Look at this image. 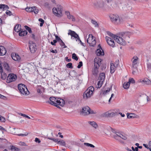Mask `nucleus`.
I'll use <instances>...</instances> for the list:
<instances>
[{"label": "nucleus", "instance_id": "16", "mask_svg": "<svg viewBox=\"0 0 151 151\" xmlns=\"http://www.w3.org/2000/svg\"><path fill=\"white\" fill-rule=\"evenodd\" d=\"M82 112L84 115H87L89 114V110H90V108L88 106H85L82 108Z\"/></svg>", "mask_w": 151, "mask_h": 151}, {"label": "nucleus", "instance_id": "53", "mask_svg": "<svg viewBox=\"0 0 151 151\" xmlns=\"http://www.w3.org/2000/svg\"><path fill=\"white\" fill-rule=\"evenodd\" d=\"M6 14H7L8 15H9V16H11L12 14V12L11 11L8 10H7V11L6 12Z\"/></svg>", "mask_w": 151, "mask_h": 151}, {"label": "nucleus", "instance_id": "25", "mask_svg": "<svg viewBox=\"0 0 151 151\" xmlns=\"http://www.w3.org/2000/svg\"><path fill=\"white\" fill-rule=\"evenodd\" d=\"M105 78V75L104 73H101L100 74L99 79L102 82H103Z\"/></svg>", "mask_w": 151, "mask_h": 151}, {"label": "nucleus", "instance_id": "44", "mask_svg": "<svg viewBox=\"0 0 151 151\" xmlns=\"http://www.w3.org/2000/svg\"><path fill=\"white\" fill-rule=\"evenodd\" d=\"M66 67L67 68H72L73 66L72 64L71 63H69L66 65Z\"/></svg>", "mask_w": 151, "mask_h": 151}, {"label": "nucleus", "instance_id": "9", "mask_svg": "<svg viewBox=\"0 0 151 151\" xmlns=\"http://www.w3.org/2000/svg\"><path fill=\"white\" fill-rule=\"evenodd\" d=\"M29 44L30 52L32 53H34L37 50L36 44L31 41L29 42Z\"/></svg>", "mask_w": 151, "mask_h": 151}, {"label": "nucleus", "instance_id": "58", "mask_svg": "<svg viewBox=\"0 0 151 151\" xmlns=\"http://www.w3.org/2000/svg\"><path fill=\"white\" fill-rule=\"evenodd\" d=\"M65 58L66 60L68 62H70L71 60V59H70V58L68 59V57H65Z\"/></svg>", "mask_w": 151, "mask_h": 151}, {"label": "nucleus", "instance_id": "3", "mask_svg": "<svg viewBox=\"0 0 151 151\" xmlns=\"http://www.w3.org/2000/svg\"><path fill=\"white\" fill-rule=\"evenodd\" d=\"M94 90V87L92 86H90L83 93V99H87L90 98L93 96Z\"/></svg>", "mask_w": 151, "mask_h": 151}, {"label": "nucleus", "instance_id": "55", "mask_svg": "<svg viewBox=\"0 0 151 151\" xmlns=\"http://www.w3.org/2000/svg\"><path fill=\"white\" fill-rule=\"evenodd\" d=\"M89 111V114H95L96 113V111H94L92 110H91L90 109Z\"/></svg>", "mask_w": 151, "mask_h": 151}, {"label": "nucleus", "instance_id": "39", "mask_svg": "<svg viewBox=\"0 0 151 151\" xmlns=\"http://www.w3.org/2000/svg\"><path fill=\"white\" fill-rule=\"evenodd\" d=\"M111 67H110V72L112 73H114V72L115 71V68H114V67H115V66H114L113 65V66H112L111 65Z\"/></svg>", "mask_w": 151, "mask_h": 151}, {"label": "nucleus", "instance_id": "30", "mask_svg": "<svg viewBox=\"0 0 151 151\" xmlns=\"http://www.w3.org/2000/svg\"><path fill=\"white\" fill-rule=\"evenodd\" d=\"M9 8L8 6L7 5L4 4H0V9H3V10L8 9Z\"/></svg>", "mask_w": 151, "mask_h": 151}, {"label": "nucleus", "instance_id": "57", "mask_svg": "<svg viewBox=\"0 0 151 151\" xmlns=\"http://www.w3.org/2000/svg\"><path fill=\"white\" fill-rule=\"evenodd\" d=\"M143 145L147 149H150V148L149 147H148V146L147 145L145 144H143Z\"/></svg>", "mask_w": 151, "mask_h": 151}, {"label": "nucleus", "instance_id": "15", "mask_svg": "<svg viewBox=\"0 0 151 151\" xmlns=\"http://www.w3.org/2000/svg\"><path fill=\"white\" fill-rule=\"evenodd\" d=\"M98 47H99V48L97 49L96 51V54L97 55L100 56L104 55V52L101 47L100 45H99Z\"/></svg>", "mask_w": 151, "mask_h": 151}, {"label": "nucleus", "instance_id": "10", "mask_svg": "<svg viewBox=\"0 0 151 151\" xmlns=\"http://www.w3.org/2000/svg\"><path fill=\"white\" fill-rule=\"evenodd\" d=\"M25 10L28 12H33L35 14H37L39 12L37 7L35 6L32 7H27L25 8Z\"/></svg>", "mask_w": 151, "mask_h": 151}, {"label": "nucleus", "instance_id": "52", "mask_svg": "<svg viewBox=\"0 0 151 151\" xmlns=\"http://www.w3.org/2000/svg\"><path fill=\"white\" fill-rule=\"evenodd\" d=\"M83 65V63L82 61H80L79 63V64L78 65L77 68H80Z\"/></svg>", "mask_w": 151, "mask_h": 151}, {"label": "nucleus", "instance_id": "34", "mask_svg": "<svg viewBox=\"0 0 151 151\" xmlns=\"http://www.w3.org/2000/svg\"><path fill=\"white\" fill-rule=\"evenodd\" d=\"M103 82L99 80L98 81L97 85H96V87L97 88H100L102 86Z\"/></svg>", "mask_w": 151, "mask_h": 151}, {"label": "nucleus", "instance_id": "29", "mask_svg": "<svg viewBox=\"0 0 151 151\" xmlns=\"http://www.w3.org/2000/svg\"><path fill=\"white\" fill-rule=\"evenodd\" d=\"M121 134L119 132H116V134L114 135V138L116 139L119 140Z\"/></svg>", "mask_w": 151, "mask_h": 151}, {"label": "nucleus", "instance_id": "26", "mask_svg": "<svg viewBox=\"0 0 151 151\" xmlns=\"http://www.w3.org/2000/svg\"><path fill=\"white\" fill-rule=\"evenodd\" d=\"M27 31L24 30H21L20 32L19 33V36H25L27 35Z\"/></svg>", "mask_w": 151, "mask_h": 151}, {"label": "nucleus", "instance_id": "14", "mask_svg": "<svg viewBox=\"0 0 151 151\" xmlns=\"http://www.w3.org/2000/svg\"><path fill=\"white\" fill-rule=\"evenodd\" d=\"M93 4L95 6L96 8L103 7L104 5V2L101 0L96 1Z\"/></svg>", "mask_w": 151, "mask_h": 151}, {"label": "nucleus", "instance_id": "37", "mask_svg": "<svg viewBox=\"0 0 151 151\" xmlns=\"http://www.w3.org/2000/svg\"><path fill=\"white\" fill-rule=\"evenodd\" d=\"M107 34L109 36L111 37L112 38H113L115 39L116 36V35H114L111 33L110 32H107Z\"/></svg>", "mask_w": 151, "mask_h": 151}, {"label": "nucleus", "instance_id": "4", "mask_svg": "<svg viewBox=\"0 0 151 151\" xmlns=\"http://www.w3.org/2000/svg\"><path fill=\"white\" fill-rule=\"evenodd\" d=\"M18 88L20 93L22 95H27L29 93L26 86L23 84H19L18 85Z\"/></svg>", "mask_w": 151, "mask_h": 151}, {"label": "nucleus", "instance_id": "35", "mask_svg": "<svg viewBox=\"0 0 151 151\" xmlns=\"http://www.w3.org/2000/svg\"><path fill=\"white\" fill-rule=\"evenodd\" d=\"M58 144H59L60 145L63 146H65L66 143L63 140H59Z\"/></svg>", "mask_w": 151, "mask_h": 151}, {"label": "nucleus", "instance_id": "24", "mask_svg": "<svg viewBox=\"0 0 151 151\" xmlns=\"http://www.w3.org/2000/svg\"><path fill=\"white\" fill-rule=\"evenodd\" d=\"M65 14L67 15L68 18L69 19H71L72 21H75V19L74 17L70 15V12L68 11H66Z\"/></svg>", "mask_w": 151, "mask_h": 151}, {"label": "nucleus", "instance_id": "18", "mask_svg": "<svg viewBox=\"0 0 151 151\" xmlns=\"http://www.w3.org/2000/svg\"><path fill=\"white\" fill-rule=\"evenodd\" d=\"M56 98L55 97H51L50 98L48 102L52 105H55L56 103Z\"/></svg>", "mask_w": 151, "mask_h": 151}, {"label": "nucleus", "instance_id": "2", "mask_svg": "<svg viewBox=\"0 0 151 151\" xmlns=\"http://www.w3.org/2000/svg\"><path fill=\"white\" fill-rule=\"evenodd\" d=\"M101 60L99 58H95L94 60V68L92 69V73L94 75H96L98 72V69Z\"/></svg>", "mask_w": 151, "mask_h": 151}, {"label": "nucleus", "instance_id": "42", "mask_svg": "<svg viewBox=\"0 0 151 151\" xmlns=\"http://www.w3.org/2000/svg\"><path fill=\"white\" fill-rule=\"evenodd\" d=\"M128 82L129 84L130 83H135V81L133 78H130L129 79Z\"/></svg>", "mask_w": 151, "mask_h": 151}, {"label": "nucleus", "instance_id": "54", "mask_svg": "<svg viewBox=\"0 0 151 151\" xmlns=\"http://www.w3.org/2000/svg\"><path fill=\"white\" fill-rule=\"evenodd\" d=\"M120 138H121L124 140H126L127 139V137L123 135L122 134L120 135Z\"/></svg>", "mask_w": 151, "mask_h": 151}, {"label": "nucleus", "instance_id": "13", "mask_svg": "<svg viewBox=\"0 0 151 151\" xmlns=\"http://www.w3.org/2000/svg\"><path fill=\"white\" fill-rule=\"evenodd\" d=\"M106 39L107 43L109 46L113 47H114L115 44L113 39L110 37L106 36Z\"/></svg>", "mask_w": 151, "mask_h": 151}, {"label": "nucleus", "instance_id": "40", "mask_svg": "<svg viewBox=\"0 0 151 151\" xmlns=\"http://www.w3.org/2000/svg\"><path fill=\"white\" fill-rule=\"evenodd\" d=\"M72 58L75 60H78V57L76 55V54L75 53H73L72 55Z\"/></svg>", "mask_w": 151, "mask_h": 151}, {"label": "nucleus", "instance_id": "1", "mask_svg": "<svg viewBox=\"0 0 151 151\" xmlns=\"http://www.w3.org/2000/svg\"><path fill=\"white\" fill-rule=\"evenodd\" d=\"M127 37V33L122 32L120 33L119 36H116L114 40L119 44L124 45L126 44L125 39Z\"/></svg>", "mask_w": 151, "mask_h": 151}, {"label": "nucleus", "instance_id": "23", "mask_svg": "<svg viewBox=\"0 0 151 151\" xmlns=\"http://www.w3.org/2000/svg\"><path fill=\"white\" fill-rule=\"evenodd\" d=\"M140 82L143 84H150L151 82L148 79L146 78L143 80H141Z\"/></svg>", "mask_w": 151, "mask_h": 151}, {"label": "nucleus", "instance_id": "51", "mask_svg": "<svg viewBox=\"0 0 151 151\" xmlns=\"http://www.w3.org/2000/svg\"><path fill=\"white\" fill-rule=\"evenodd\" d=\"M20 114H21L20 115L22 116H24L25 117H26L27 118H28V119H30V118L29 116H28L27 115H25V114H22V113H20Z\"/></svg>", "mask_w": 151, "mask_h": 151}, {"label": "nucleus", "instance_id": "59", "mask_svg": "<svg viewBox=\"0 0 151 151\" xmlns=\"http://www.w3.org/2000/svg\"><path fill=\"white\" fill-rule=\"evenodd\" d=\"M19 145L22 146H25L26 144L24 142H21L19 143Z\"/></svg>", "mask_w": 151, "mask_h": 151}, {"label": "nucleus", "instance_id": "27", "mask_svg": "<svg viewBox=\"0 0 151 151\" xmlns=\"http://www.w3.org/2000/svg\"><path fill=\"white\" fill-rule=\"evenodd\" d=\"M127 117L128 119H132L136 117V115L133 113H131L129 114L127 113Z\"/></svg>", "mask_w": 151, "mask_h": 151}, {"label": "nucleus", "instance_id": "21", "mask_svg": "<svg viewBox=\"0 0 151 151\" xmlns=\"http://www.w3.org/2000/svg\"><path fill=\"white\" fill-rule=\"evenodd\" d=\"M11 57L13 60L15 61L18 60L20 59L19 55L15 53H12L11 54Z\"/></svg>", "mask_w": 151, "mask_h": 151}, {"label": "nucleus", "instance_id": "43", "mask_svg": "<svg viewBox=\"0 0 151 151\" xmlns=\"http://www.w3.org/2000/svg\"><path fill=\"white\" fill-rule=\"evenodd\" d=\"M48 139L52 140L54 142H57L58 144V142L59 141V139H55L54 138H48Z\"/></svg>", "mask_w": 151, "mask_h": 151}, {"label": "nucleus", "instance_id": "50", "mask_svg": "<svg viewBox=\"0 0 151 151\" xmlns=\"http://www.w3.org/2000/svg\"><path fill=\"white\" fill-rule=\"evenodd\" d=\"M5 121V118L1 116H0V121L4 122Z\"/></svg>", "mask_w": 151, "mask_h": 151}, {"label": "nucleus", "instance_id": "61", "mask_svg": "<svg viewBox=\"0 0 151 151\" xmlns=\"http://www.w3.org/2000/svg\"><path fill=\"white\" fill-rule=\"evenodd\" d=\"M18 134V135L19 136H26L27 134Z\"/></svg>", "mask_w": 151, "mask_h": 151}, {"label": "nucleus", "instance_id": "33", "mask_svg": "<svg viewBox=\"0 0 151 151\" xmlns=\"http://www.w3.org/2000/svg\"><path fill=\"white\" fill-rule=\"evenodd\" d=\"M20 26H19V25H16L14 27V30L16 32H20L21 30H20L21 28H20Z\"/></svg>", "mask_w": 151, "mask_h": 151}, {"label": "nucleus", "instance_id": "62", "mask_svg": "<svg viewBox=\"0 0 151 151\" xmlns=\"http://www.w3.org/2000/svg\"><path fill=\"white\" fill-rule=\"evenodd\" d=\"M51 52H52L53 53H57V51L56 50H52L51 51Z\"/></svg>", "mask_w": 151, "mask_h": 151}, {"label": "nucleus", "instance_id": "20", "mask_svg": "<svg viewBox=\"0 0 151 151\" xmlns=\"http://www.w3.org/2000/svg\"><path fill=\"white\" fill-rule=\"evenodd\" d=\"M6 51L5 48L2 46H0V55H4L6 53Z\"/></svg>", "mask_w": 151, "mask_h": 151}, {"label": "nucleus", "instance_id": "60", "mask_svg": "<svg viewBox=\"0 0 151 151\" xmlns=\"http://www.w3.org/2000/svg\"><path fill=\"white\" fill-rule=\"evenodd\" d=\"M39 21L41 22L42 23H44V20L40 18L39 19Z\"/></svg>", "mask_w": 151, "mask_h": 151}, {"label": "nucleus", "instance_id": "47", "mask_svg": "<svg viewBox=\"0 0 151 151\" xmlns=\"http://www.w3.org/2000/svg\"><path fill=\"white\" fill-rule=\"evenodd\" d=\"M147 67L148 69V70H151V63H147Z\"/></svg>", "mask_w": 151, "mask_h": 151}, {"label": "nucleus", "instance_id": "7", "mask_svg": "<svg viewBox=\"0 0 151 151\" xmlns=\"http://www.w3.org/2000/svg\"><path fill=\"white\" fill-rule=\"evenodd\" d=\"M88 38L87 40V42L89 44L90 46L94 47L96 45V41L94 39V37L91 34H89Z\"/></svg>", "mask_w": 151, "mask_h": 151}, {"label": "nucleus", "instance_id": "31", "mask_svg": "<svg viewBox=\"0 0 151 151\" xmlns=\"http://www.w3.org/2000/svg\"><path fill=\"white\" fill-rule=\"evenodd\" d=\"M3 66L4 68L8 71L10 70V68L9 64L6 62H4L3 63Z\"/></svg>", "mask_w": 151, "mask_h": 151}, {"label": "nucleus", "instance_id": "63", "mask_svg": "<svg viewBox=\"0 0 151 151\" xmlns=\"http://www.w3.org/2000/svg\"><path fill=\"white\" fill-rule=\"evenodd\" d=\"M61 133L60 132H59L58 134L60 135L59 137L61 138H63V135H61Z\"/></svg>", "mask_w": 151, "mask_h": 151}, {"label": "nucleus", "instance_id": "22", "mask_svg": "<svg viewBox=\"0 0 151 151\" xmlns=\"http://www.w3.org/2000/svg\"><path fill=\"white\" fill-rule=\"evenodd\" d=\"M138 58L136 56H134L131 59L132 62V65L133 67L137 63Z\"/></svg>", "mask_w": 151, "mask_h": 151}, {"label": "nucleus", "instance_id": "17", "mask_svg": "<svg viewBox=\"0 0 151 151\" xmlns=\"http://www.w3.org/2000/svg\"><path fill=\"white\" fill-rule=\"evenodd\" d=\"M0 73H1V78L3 80H4L6 77V73L3 71L2 67L0 63Z\"/></svg>", "mask_w": 151, "mask_h": 151}, {"label": "nucleus", "instance_id": "6", "mask_svg": "<svg viewBox=\"0 0 151 151\" xmlns=\"http://www.w3.org/2000/svg\"><path fill=\"white\" fill-rule=\"evenodd\" d=\"M109 17L111 21L113 23L118 24L120 23V19L119 16L117 14L111 15Z\"/></svg>", "mask_w": 151, "mask_h": 151}, {"label": "nucleus", "instance_id": "32", "mask_svg": "<svg viewBox=\"0 0 151 151\" xmlns=\"http://www.w3.org/2000/svg\"><path fill=\"white\" fill-rule=\"evenodd\" d=\"M129 87V83L128 82H125L123 84V87L124 89H127Z\"/></svg>", "mask_w": 151, "mask_h": 151}, {"label": "nucleus", "instance_id": "38", "mask_svg": "<svg viewBox=\"0 0 151 151\" xmlns=\"http://www.w3.org/2000/svg\"><path fill=\"white\" fill-rule=\"evenodd\" d=\"M60 45L62 46H64L63 47L64 48H66L67 47L64 43L61 40L59 42Z\"/></svg>", "mask_w": 151, "mask_h": 151}, {"label": "nucleus", "instance_id": "28", "mask_svg": "<svg viewBox=\"0 0 151 151\" xmlns=\"http://www.w3.org/2000/svg\"><path fill=\"white\" fill-rule=\"evenodd\" d=\"M88 123L95 129H96L98 127L97 123L94 121H89Z\"/></svg>", "mask_w": 151, "mask_h": 151}, {"label": "nucleus", "instance_id": "56", "mask_svg": "<svg viewBox=\"0 0 151 151\" xmlns=\"http://www.w3.org/2000/svg\"><path fill=\"white\" fill-rule=\"evenodd\" d=\"M35 141L36 142H38V143H40L41 142L40 140L37 138H35Z\"/></svg>", "mask_w": 151, "mask_h": 151}, {"label": "nucleus", "instance_id": "11", "mask_svg": "<svg viewBox=\"0 0 151 151\" xmlns=\"http://www.w3.org/2000/svg\"><path fill=\"white\" fill-rule=\"evenodd\" d=\"M104 116L106 117H112L118 115V113L114 111H109L105 112Z\"/></svg>", "mask_w": 151, "mask_h": 151}, {"label": "nucleus", "instance_id": "64", "mask_svg": "<svg viewBox=\"0 0 151 151\" xmlns=\"http://www.w3.org/2000/svg\"><path fill=\"white\" fill-rule=\"evenodd\" d=\"M149 145L150 148H151V141H150L149 142Z\"/></svg>", "mask_w": 151, "mask_h": 151}, {"label": "nucleus", "instance_id": "36", "mask_svg": "<svg viewBox=\"0 0 151 151\" xmlns=\"http://www.w3.org/2000/svg\"><path fill=\"white\" fill-rule=\"evenodd\" d=\"M11 150L13 151H18L20 150V149L17 147H15L13 145H11Z\"/></svg>", "mask_w": 151, "mask_h": 151}, {"label": "nucleus", "instance_id": "8", "mask_svg": "<svg viewBox=\"0 0 151 151\" xmlns=\"http://www.w3.org/2000/svg\"><path fill=\"white\" fill-rule=\"evenodd\" d=\"M17 79V76L15 75L13 73H10L9 74L7 78L6 82L9 83L15 81Z\"/></svg>", "mask_w": 151, "mask_h": 151}, {"label": "nucleus", "instance_id": "46", "mask_svg": "<svg viewBox=\"0 0 151 151\" xmlns=\"http://www.w3.org/2000/svg\"><path fill=\"white\" fill-rule=\"evenodd\" d=\"M25 28L27 30L29 33H32V30L31 29L27 26H24Z\"/></svg>", "mask_w": 151, "mask_h": 151}, {"label": "nucleus", "instance_id": "19", "mask_svg": "<svg viewBox=\"0 0 151 151\" xmlns=\"http://www.w3.org/2000/svg\"><path fill=\"white\" fill-rule=\"evenodd\" d=\"M58 99H56V103H57L59 105L63 106L65 104V101L62 99H60L59 100V98H57Z\"/></svg>", "mask_w": 151, "mask_h": 151}, {"label": "nucleus", "instance_id": "45", "mask_svg": "<svg viewBox=\"0 0 151 151\" xmlns=\"http://www.w3.org/2000/svg\"><path fill=\"white\" fill-rule=\"evenodd\" d=\"M91 22L93 24L95 25V27L98 26V24H97V22L95 20L92 19L91 20Z\"/></svg>", "mask_w": 151, "mask_h": 151}, {"label": "nucleus", "instance_id": "12", "mask_svg": "<svg viewBox=\"0 0 151 151\" xmlns=\"http://www.w3.org/2000/svg\"><path fill=\"white\" fill-rule=\"evenodd\" d=\"M68 35L71 36V39H72V37H73L74 38L76 39V41L78 39H79V37L78 35L75 32L72 31L71 30L69 29L68 30Z\"/></svg>", "mask_w": 151, "mask_h": 151}, {"label": "nucleus", "instance_id": "48", "mask_svg": "<svg viewBox=\"0 0 151 151\" xmlns=\"http://www.w3.org/2000/svg\"><path fill=\"white\" fill-rule=\"evenodd\" d=\"M55 40H57V41L58 42H59L61 40L60 38V37H59L57 35H55Z\"/></svg>", "mask_w": 151, "mask_h": 151}, {"label": "nucleus", "instance_id": "5", "mask_svg": "<svg viewBox=\"0 0 151 151\" xmlns=\"http://www.w3.org/2000/svg\"><path fill=\"white\" fill-rule=\"evenodd\" d=\"M62 7L60 5L57 6V8H53L52 11L53 14L58 17H61L62 15Z\"/></svg>", "mask_w": 151, "mask_h": 151}, {"label": "nucleus", "instance_id": "41", "mask_svg": "<svg viewBox=\"0 0 151 151\" xmlns=\"http://www.w3.org/2000/svg\"><path fill=\"white\" fill-rule=\"evenodd\" d=\"M84 145L88 147H93V148H94L95 147V146L94 145H93L89 143H84Z\"/></svg>", "mask_w": 151, "mask_h": 151}, {"label": "nucleus", "instance_id": "49", "mask_svg": "<svg viewBox=\"0 0 151 151\" xmlns=\"http://www.w3.org/2000/svg\"><path fill=\"white\" fill-rule=\"evenodd\" d=\"M111 89V87L110 88H109L107 90H106L103 91V94H106V93H107L109 92Z\"/></svg>", "mask_w": 151, "mask_h": 151}]
</instances>
